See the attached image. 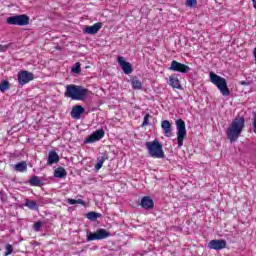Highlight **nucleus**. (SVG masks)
Returning a JSON list of instances; mask_svg holds the SVG:
<instances>
[{
	"instance_id": "f257e3e1",
	"label": "nucleus",
	"mask_w": 256,
	"mask_h": 256,
	"mask_svg": "<svg viewBox=\"0 0 256 256\" xmlns=\"http://www.w3.org/2000/svg\"><path fill=\"white\" fill-rule=\"evenodd\" d=\"M243 129H245V117L237 116L232 120L226 131L227 139H229L230 143H235L239 139Z\"/></svg>"
},
{
	"instance_id": "f03ea898",
	"label": "nucleus",
	"mask_w": 256,
	"mask_h": 256,
	"mask_svg": "<svg viewBox=\"0 0 256 256\" xmlns=\"http://www.w3.org/2000/svg\"><path fill=\"white\" fill-rule=\"evenodd\" d=\"M64 95L72 101H85L89 95V89L81 85L69 84L66 86Z\"/></svg>"
},
{
	"instance_id": "7ed1b4c3",
	"label": "nucleus",
	"mask_w": 256,
	"mask_h": 256,
	"mask_svg": "<svg viewBox=\"0 0 256 256\" xmlns=\"http://www.w3.org/2000/svg\"><path fill=\"white\" fill-rule=\"evenodd\" d=\"M210 81L213 85L217 86V89H219L224 97L231 95V91L227 86V80L225 78L215 74L214 72H210Z\"/></svg>"
},
{
	"instance_id": "20e7f679",
	"label": "nucleus",
	"mask_w": 256,
	"mask_h": 256,
	"mask_svg": "<svg viewBox=\"0 0 256 256\" xmlns=\"http://www.w3.org/2000/svg\"><path fill=\"white\" fill-rule=\"evenodd\" d=\"M145 145L150 157H153V159H163V157H165L163 145H161L157 140L146 142Z\"/></svg>"
},
{
	"instance_id": "39448f33",
	"label": "nucleus",
	"mask_w": 256,
	"mask_h": 256,
	"mask_svg": "<svg viewBox=\"0 0 256 256\" xmlns=\"http://www.w3.org/2000/svg\"><path fill=\"white\" fill-rule=\"evenodd\" d=\"M176 130L178 147L181 148L183 141H185V137H187V127L185 126V121H183V119L176 120Z\"/></svg>"
},
{
	"instance_id": "423d86ee",
	"label": "nucleus",
	"mask_w": 256,
	"mask_h": 256,
	"mask_svg": "<svg viewBox=\"0 0 256 256\" xmlns=\"http://www.w3.org/2000/svg\"><path fill=\"white\" fill-rule=\"evenodd\" d=\"M29 21V16L26 14L10 16L6 20L8 25H17L18 27H25L26 25H29Z\"/></svg>"
},
{
	"instance_id": "0eeeda50",
	"label": "nucleus",
	"mask_w": 256,
	"mask_h": 256,
	"mask_svg": "<svg viewBox=\"0 0 256 256\" xmlns=\"http://www.w3.org/2000/svg\"><path fill=\"white\" fill-rule=\"evenodd\" d=\"M108 237H111V232L100 228L95 232H90L87 235V241H101L103 239H107Z\"/></svg>"
},
{
	"instance_id": "6e6552de",
	"label": "nucleus",
	"mask_w": 256,
	"mask_h": 256,
	"mask_svg": "<svg viewBox=\"0 0 256 256\" xmlns=\"http://www.w3.org/2000/svg\"><path fill=\"white\" fill-rule=\"evenodd\" d=\"M35 79V75L27 70H22L18 73V83L23 87V85H27L30 81Z\"/></svg>"
},
{
	"instance_id": "1a4fd4ad",
	"label": "nucleus",
	"mask_w": 256,
	"mask_h": 256,
	"mask_svg": "<svg viewBox=\"0 0 256 256\" xmlns=\"http://www.w3.org/2000/svg\"><path fill=\"white\" fill-rule=\"evenodd\" d=\"M169 70L176 71L177 73H189V71H191V68L181 62H178L177 60H173L171 62Z\"/></svg>"
},
{
	"instance_id": "9d476101",
	"label": "nucleus",
	"mask_w": 256,
	"mask_h": 256,
	"mask_svg": "<svg viewBox=\"0 0 256 256\" xmlns=\"http://www.w3.org/2000/svg\"><path fill=\"white\" fill-rule=\"evenodd\" d=\"M105 137V130L99 129L94 131L89 138L84 140V143H96V141H101Z\"/></svg>"
},
{
	"instance_id": "9b49d317",
	"label": "nucleus",
	"mask_w": 256,
	"mask_h": 256,
	"mask_svg": "<svg viewBox=\"0 0 256 256\" xmlns=\"http://www.w3.org/2000/svg\"><path fill=\"white\" fill-rule=\"evenodd\" d=\"M209 249H214V251H221L227 247V241L224 239H214L208 243Z\"/></svg>"
},
{
	"instance_id": "f8f14e48",
	"label": "nucleus",
	"mask_w": 256,
	"mask_h": 256,
	"mask_svg": "<svg viewBox=\"0 0 256 256\" xmlns=\"http://www.w3.org/2000/svg\"><path fill=\"white\" fill-rule=\"evenodd\" d=\"M118 65H120L125 75H131V73H133V67L131 66V63L125 61V58H123V56L118 57Z\"/></svg>"
},
{
	"instance_id": "ddd939ff",
	"label": "nucleus",
	"mask_w": 256,
	"mask_h": 256,
	"mask_svg": "<svg viewBox=\"0 0 256 256\" xmlns=\"http://www.w3.org/2000/svg\"><path fill=\"white\" fill-rule=\"evenodd\" d=\"M101 27H103V23L101 22L95 23L92 26H85L83 29V33H85L86 35H97Z\"/></svg>"
},
{
	"instance_id": "4468645a",
	"label": "nucleus",
	"mask_w": 256,
	"mask_h": 256,
	"mask_svg": "<svg viewBox=\"0 0 256 256\" xmlns=\"http://www.w3.org/2000/svg\"><path fill=\"white\" fill-rule=\"evenodd\" d=\"M83 113H85V108L81 105H76V106L72 107L70 115H71L72 119L79 120V119H81V115H83Z\"/></svg>"
},
{
	"instance_id": "2eb2a0df",
	"label": "nucleus",
	"mask_w": 256,
	"mask_h": 256,
	"mask_svg": "<svg viewBox=\"0 0 256 256\" xmlns=\"http://www.w3.org/2000/svg\"><path fill=\"white\" fill-rule=\"evenodd\" d=\"M140 206L142 209L151 210L153 207H155V202H153V199L149 196H144L141 199Z\"/></svg>"
},
{
	"instance_id": "dca6fc26",
	"label": "nucleus",
	"mask_w": 256,
	"mask_h": 256,
	"mask_svg": "<svg viewBox=\"0 0 256 256\" xmlns=\"http://www.w3.org/2000/svg\"><path fill=\"white\" fill-rule=\"evenodd\" d=\"M161 127L164 131L165 137H173V126L169 120H164L161 122Z\"/></svg>"
},
{
	"instance_id": "f3484780",
	"label": "nucleus",
	"mask_w": 256,
	"mask_h": 256,
	"mask_svg": "<svg viewBox=\"0 0 256 256\" xmlns=\"http://www.w3.org/2000/svg\"><path fill=\"white\" fill-rule=\"evenodd\" d=\"M168 85L170 87H172V89H178V90L183 89V86H181V81L175 75L169 76V78H168Z\"/></svg>"
},
{
	"instance_id": "a211bd4d",
	"label": "nucleus",
	"mask_w": 256,
	"mask_h": 256,
	"mask_svg": "<svg viewBox=\"0 0 256 256\" xmlns=\"http://www.w3.org/2000/svg\"><path fill=\"white\" fill-rule=\"evenodd\" d=\"M59 159V154L55 150H51L48 153L47 165H55V163H59Z\"/></svg>"
},
{
	"instance_id": "6ab92c4d",
	"label": "nucleus",
	"mask_w": 256,
	"mask_h": 256,
	"mask_svg": "<svg viewBox=\"0 0 256 256\" xmlns=\"http://www.w3.org/2000/svg\"><path fill=\"white\" fill-rule=\"evenodd\" d=\"M28 183L31 187H43V182L39 179V176H32Z\"/></svg>"
},
{
	"instance_id": "aec40b11",
	"label": "nucleus",
	"mask_w": 256,
	"mask_h": 256,
	"mask_svg": "<svg viewBox=\"0 0 256 256\" xmlns=\"http://www.w3.org/2000/svg\"><path fill=\"white\" fill-rule=\"evenodd\" d=\"M54 177H56L57 179H63L65 177H67V170H65V168H63V167H58L54 171Z\"/></svg>"
},
{
	"instance_id": "412c9836",
	"label": "nucleus",
	"mask_w": 256,
	"mask_h": 256,
	"mask_svg": "<svg viewBox=\"0 0 256 256\" xmlns=\"http://www.w3.org/2000/svg\"><path fill=\"white\" fill-rule=\"evenodd\" d=\"M24 206L28 207V209H31L32 211H39V206L35 200L26 199Z\"/></svg>"
},
{
	"instance_id": "4be33fe9",
	"label": "nucleus",
	"mask_w": 256,
	"mask_h": 256,
	"mask_svg": "<svg viewBox=\"0 0 256 256\" xmlns=\"http://www.w3.org/2000/svg\"><path fill=\"white\" fill-rule=\"evenodd\" d=\"M14 170L18 171V173H23L27 171V162L22 161L14 165Z\"/></svg>"
},
{
	"instance_id": "5701e85b",
	"label": "nucleus",
	"mask_w": 256,
	"mask_h": 256,
	"mask_svg": "<svg viewBox=\"0 0 256 256\" xmlns=\"http://www.w3.org/2000/svg\"><path fill=\"white\" fill-rule=\"evenodd\" d=\"M131 85H132V89H135V90L142 89V87H143V83L141 82V80H139L137 78L131 79Z\"/></svg>"
},
{
	"instance_id": "b1692460",
	"label": "nucleus",
	"mask_w": 256,
	"mask_h": 256,
	"mask_svg": "<svg viewBox=\"0 0 256 256\" xmlns=\"http://www.w3.org/2000/svg\"><path fill=\"white\" fill-rule=\"evenodd\" d=\"M67 203H69V205H77V204L78 205H83V206L86 205V203H85V201H83V199L75 200V199H72V198H68Z\"/></svg>"
},
{
	"instance_id": "393cba45",
	"label": "nucleus",
	"mask_w": 256,
	"mask_h": 256,
	"mask_svg": "<svg viewBox=\"0 0 256 256\" xmlns=\"http://www.w3.org/2000/svg\"><path fill=\"white\" fill-rule=\"evenodd\" d=\"M86 217L90 221H97V219H99V217H101V214H99L97 212H88Z\"/></svg>"
},
{
	"instance_id": "a878e982",
	"label": "nucleus",
	"mask_w": 256,
	"mask_h": 256,
	"mask_svg": "<svg viewBox=\"0 0 256 256\" xmlns=\"http://www.w3.org/2000/svg\"><path fill=\"white\" fill-rule=\"evenodd\" d=\"M10 87H11V85L9 84V81H7V80H4L0 83V91L2 93H4V91H7Z\"/></svg>"
},
{
	"instance_id": "bb28decb",
	"label": "nucleus",
	"mask_w": 256,
	"mask_h": 256,
	"mask_svg": "<svg viewBox=\"0 0 256 256\" xmlns=\"http://www.w3.org/2000/svg\"><path fill=\"white\" fill-rule=\"evenodd\" d=\"M5 250H6V252H5L4 256H9V255H11V254L13 253V245H11V244H6Z\"/></svg>"
},
{
	"instance_id": "cd10ccee",
	"label": "nucleus",
	"mask_w": 256,
	"mask_h": 256,
	"mask_svg": "<svg viewBox=\"0 0 256 256\" xmlns=\"http://www.w3.org/2000/svg\"><path fill=\"white\" fill-rule=\"evenodd\" d=\"M41 227H43V222L38 221L34 223L33 229L34 231L38 232L41 231Z\"/></svg>"
},
{
	"instance_id": "c85d7f7f",
	"label": "nucleus",
	"mask_w": 256,
	"mask_h": 256,
	"mask_svg": "<svg viewBox=\"0 0 256 256\" xmlns=\"http://www.w3.org/2000/svg\"><path fill=\"white\" fill-rule=\"evenodd\" d=\"M186 7H197V0H186Z\"/></svg>"
},
{
	"instance_id": "c756f323",
	"label": "nucleus",
	"mask_w": 256,
	"mask_h": 256,
	"mask_svg": "<svg viewBox=\"0 0 256 256\" xmlns=\"http://www.w3.org/2000/svg\"><path fill=\"white\" fill-rule=\"evenodd\" d=\"M149 119H151L150 114H146V115L144 116V120H143V123H142V127H147V125H149Z\"/></svg>"
},
{
	"instance_id": "7c9ffc66",
	"label": "nucleus",
	"mask_w": 256,
	"mask_h": 256,
	"mask_svg": "<svg viewBox=\"0 0 256 256\" xmlns=\"http://www.w3.org/2000/svg\"><path fill=\"white\" fill-rule=\"evenodd\" d=\"M73 73H81V63L77 62L75 67L72 68Z\"/></svg>"
},
{
	"instance_id": "2f4dec72",
	"label": "nucleus",
	"mask_w": 256,
	"mask_h": 256,
	"mask_svg": "<svg viewBox=\"0 0 256 256\" xmlns=\"http://www.w3.org/2000/svg\"><path fill=\"white\" fill-rule=\"evenodd\" d=\"M107 160V156H101L97 158V163L100 165H103V163H105V161Z\"/></svg>"
},
{
	"instance_id": "473e14b6",
	"label": "nucleus",
	"mask_w": 256,
	"mask_h": 256,
	"mask_svg": "<svg viewBox=\"0 0 256 256\" xmlns=\"http://www.w3.org/2000/svg\"><path fill=\"white\" fill-rule=\"evenodd\" d=\"M9 49V45H1L0 44V53H5Z\"/></svg>"
},
{
	"instance_id": "72a5a7b5",
	"label": "nucleus",
	"mask_w": 256,
	"mask_h": 256,
	"mask_svg": "<svg viewBox=\"0 0 256 256\" xmlns=\"http://www.w3.org/2000/svg\"><path fill=\"white\" fill-rule=\"evenodd\" d=\"M101 167H103V165L99 164V162H97L96 165H95L96 171H99V169H101Z\"/></svg>"
},
{
	"instance_id": "f704fd0d",
	"label": "nucleus",
	"mask_w": 256,
	"mask_h": 256,
	"mask_svg": "<svg viewBox=\"0 0 256 256\" xmlns=\"http://www.w3.org/2000/svg\"><path fill=\"white\" fill-rule=\"evenodd\" d=\"M239 83H240V85H243L244 87H247V85H250V83L247 81H240Z\"/></svg>"
},
{
	"instance_id": "c9c22d12",
	"label": "nucleus",
	"mask_w": 256,
	"mask_h": 256,
	"mask_svg": "<svg viewBox=\"0 0 256 256\" xmlns=\"http://www.w3.org/2000/svg\"><path fill=\"white\" fill-rule=\"evenodd\" d=\"M252 3H253L254 9H256V0H252Z\"/></svg>"
},
{
	"instance_id": "e433bc0d",
	"label": "nucleus",
	"mask_w": 256,
	"mask_h": 256,
	"mask_svg": "<svg viewBox=\"0 0 256 256\" xmlns=\"http://www.w3.org/2000/svg\"><path fill=\"white\" fill-rule=\"evenodd\" d=\"M254 58H255V64H256V48H254Z\"/></svg>"
}]
</instances>
